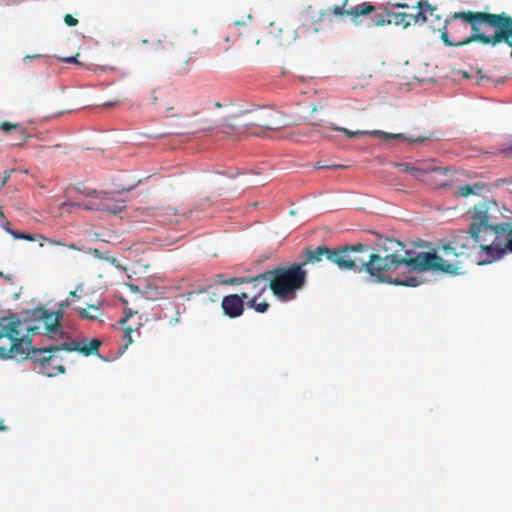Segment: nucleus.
<instances>
[{"label": "nucleus", "mask_w": 512, "mask_h": 512, "mask_svg": "<svg viewBox=\"0 0 512 512\" xmlns=\"http://www.w3.org/2000/svg\"><path fill=\"white\" fill-rule=\"evenodd\" d=\"M369 250L366 244L344 245L336 248H329L321 245L315 248L306 247L303 251L306 264H314L322 261L323 258L335 264L340 270H358L367 272L376 282H385L394 285L416 287L422 283V278L411 275V273L425 271H440L447 274H456L458 266L444 260L435 252H419L415 256H408L394 250L391 254L380 256L372 253L368 259L357 254Z\"/></svg>", "instance_id": "f257e3e1"}, {"label": "nucleus", "mask_w": 512, "mask_h": 512, "mask_svg": "<svg viewBox=\"0 0 512 512\" xmlns=\"http://www.w3.org/2000/svg\"><path fill=\"white\" fill-rule=\"evenodd\" d=\"M499 207L495 202L485 201L474 206L472 222L467 231L458 230L453 233L441 250L445 256H473L479 265L491 264L499 259V250L494 245L497 239L493 232L494 220H498Z\"/></svg>", "instance_id": "f03ea898"}, {"label": "nucleus", "mask_w": 512, "mask_h": 512, "mask_svg": "<svg viewBox=\"0 0 512 512\" xmlns=\"http://www.w3.org/2000/svg\"><path fill=\"white\" fill-rule=\"evenodd\" d=\"M495 14L487 11H460L445 20L440 30L446 46L460 47L472 42L490 45Z\"/></svg>", "instance_id": "7ed1b4c3"}, {"label": "nucleus", "mask_w": 512, "mask_h": 512, "mask_svg": "<svg viewBox=\"0 0 512 512\" xmlns=\"http://www.w3.org/2000/svg\"><path fill=\"white\" fill-rule=\"evenodd\" d=\"M22 323L16 315L0 317V359L25 360L30 341L22 336Z\"/></svg>", "instance_id": "20e7f679"}, {"label": "nucleus", "mask_w": 512, "mask_h": 512, "mask_svg": "<svg viewBox=\"0 0 512 512\" xmlns=\"http://www.w3.org/2000/svg\"><path fill=\"white\" fill-rule=\"evenodd\" d=\"M270 289L281 300H292L296 291L300 290L306 282L307 272L300 264H292L289 267H279L270 271Z\"/></svg>", "instance_id": "39448f33"}, {"label": "nucleus", "mask_w": 512, "mask_h": 512, "mask_svg": "<svg viewBox=\"0 0 512 512\" xmlns=\"http://www.w3.org/2000/svg\"><path fill=\"white\" fill-rule=\"evenodd\" d=\"M102 342L99 339H91L88 344L81 345L78 341L64 342L60 345H51L46 348H41L34 352V358L41 361L43 364H49L53 360L52 352H59L61 350L71 352L79 351L85 356L97 354Z\"/></svg>", "instance_id": "423d86ee"}, {"label": "nucleus", "mask_w": 512, "mask_h": 512, "mask_svg": "<svg viewBox=\"0 0 512 512\" xmlns=\"http://www.w3.org/2000/svg\"><path fill=\"white\" fill-rule=\"evenodd\" d=\"M455 171L450 167H440L436 165L434 159H426L425 172L422 174L421 181L429 186L440 189L453 186Z\"/></svg>", "instance_id": "0eeeda50"}, {"label": "nucleus", "mask_w": 512, "mask_h": 512, "mask_svg": "<svg viewBox=\"0 0 512 512\" xmlns=\"http://www.w3.org/2000/svg\"><path fill=\"white\" fill-rule=\"evenodd\" d=\"M271 273H261L255 277H248V286L243 293H249L248 307L254 309L258 313H265L269 308L266 301L257 302L258 298L270 288L269 275Z\"/></svg>", "instance_id": "6e6552de"}, {"label": "nucleus", "mask_w": 512, "mask_h": 512, "mask_svg": "<svg viewBox=\"0 0 512 512\" xmlns=\"http://www.w3.org/2000/svg\"><path fill=\"white\" fill-rule=\"evenodd\" d=\"M506 44L512 57V16L506 12L496 13L492 32L491 46Z\"/></svg>", "instance_id": "1a4fd4ad"}, {"label": "nucleus", "mask_w": 512, "mask_h": 512, "mask_svg": "<svg viewBox=\"0 0 512 512\" xmlns=\"http://www.w3.org/2000/svg\"><path fill=\"white\" fill-rule=\"evenodd\" d=\"M349 0H343L341 5H335L331 8V12L336 17L348 16L350 20L358 25L361 23V16L368 15L376 10L370 2H363L353 8H347Z\"/></svg>", "instance_id": "9d476101"}, {"label": "nucleus", "mask_w": 512, "mask_h": 512, "mask_svg": "<svg viewBox=\"0 0 512 512\" xmlns=\"http://www.w3.org/2000/svg\"><path fill=\"white\" fill-rule=\"evenodd\" d=\"M493 232L497 236L494 245L499 250V258L506 252L512 253V223H498V220H494Z\"/></svg>", "instance_id": "9b49d317"}, {"label": "nucleus", "mask_w": 512, "mask_h": 512, "mask_svg": "<svg viewBox=\"0 0 512 512\" xmlns=\"http://www.w3.org/2000/svg\"><path fill=\"white\" fill-rule=\"evenodd\" d=\"M253 124L266 130L279 129V112L272 108H259L255 111Z\"/></svg>", "instance_id": "f8f14e48"}, {"label": "nucleus", "mask_w": 512, "mask_h": 512, "mask_svg": "<svg viewBox=\"0 0 512 512\" xmlns=\"http://www.w3.org/2000/svg\"><path fill=\"white\" fill-rule=\"evenodd\" d=\"M249 298V293L231 294L224 296L221 307L226 316L236 318L244 312V300Z\"/></svg>", "instance_id": "ddd939ff"}, {"label": "nucleus", "mask_w": 512, "mask_h": 512, "mask_svg": "<svg viewBox=\"0 0 512 512\" xmlns=\"http://www.w3.org/2000/svg\"><path fill=\"white\" fill-rule=\"evenodd\" d=\"M38 317L44 322L45 330L47 334L53 338L58 333L63 334L60 321L63 318V313L61 311H55L50 313L48 310L44 308H39L37 310Z\"/></svg>", "instance_id": "4468645a"}, {"label": "nucleus", "mask_w": 512, "mask_h": 512, "mask_svg": "<svg viewBox=\"0 0 512 512\" xmlns=\"http://www.w3.org/2000/svg\"><path fill=\"white\" fill-rule=\"evenodd\" d=\"M324 20V14L315 11H305L301 13L300 21L301 25L299 29L303 34H314L321 30L322 23Z\"/></svg>", "instance_id": "2eb2a0df"}, {"label": "nucleus", "mask_w": 512, "mask_h": 512, "mask_svg": "<svg viewBox=\"0 0 512 512\" xmlns=\"http://www.w3.org/2000/svg\"><path fill=\"white\" fill-rule=\"evenodd\" d=\"M387 16L392 17L395 25H401L403 28H407L410 25L423 24V20L425 19L424 11H417L416 13L388 11Z\"/></svg>", "instance_id": "dca6fc26"}, {"label": "nucleus", "mask_w": 512, "mask_h": 512, "mask_svg": "<svg viewBox=\"0 0 512 512\" xmlns=\"http://www.w3.org/2000/svg\"><path fill=\"white\" fill-rule=\"evenodd\" d=\"M22 336L26 339H29V341L31 342V339L29 337H26L22 334ZM37 349L33 348L32 345L30 344V350H29V355L25 358H29L31 357L32 359H34L35 361L39 362L42 366H43V369L46 371L47 375L48 376H55L57 375L58 373H64L65 371V367L61 364H58L56 363L57 362V356L55 355L56 352H52L51 355H53V360H51L49 362V364H43L41 361L37 360L34 358V352L36 351Z\"/></svg>", "instance_id": "f3484780"}, {"label": "nucleus", "mask_w": 512, "mask_h": 512, "mask_svg": "<svg viewBox=\"0 0 512 512\" xmlns=\"http://www.w3.org/2000/svg\"><path fill=\"white\" fill-rule=\"evenodd\" d=\"M190 57L184 51L174 53L169 58V66L174 73L182 74L188 70Z\"/></svg>", "instance_id": "a211bd4d"}, {"label": "nucleus", "mask_w": 512, "mask_h": 512, "mask_svg": "<svg viewBox=\"0 0 512 512\" xmlns=\"http://www.w3.org/2000/svg\"><path fill=\"white\" fill-rule=\"evenodd\" d=\"M426 160H418L414 163H396L395 166L401 171L410 174L414 179L421 181L425 172Z\"/></svg>", "instance_id": "6ab92c4d"}, {"label": "nucleus", "mask_w": 512, "mask_h": 512, "mask_svg": "<svg viewBox=\"0 0 512 512\" xmlns=\"http://www.w3.org/2000/svg\"><path fill=\"white\" fill-rule=\"evenodd\" d=\"M0 130H2L5 134H9L12 130H15L19 135V142L17 143L19 146H23V144L27 142V140L31 137L27 131V128L21 123H10L5 121L0 123Z\"/></svg>", "instance_id": "aec40b11"}, {"label": "nucleus", "mask_w": 512, "mask_h": 512, "mask_svg": "<svg viewBox=\"0 0 512 512\" xmlns=\"http://www.w3.org/2000/svg\"><path fill=\"white\" fill-rule=\"evenodd\" d=\"M102 194H103V197L101 198L102 203L100 204L99 209L107 211L108 213H111L114 215L120 213L122 210L125 209V204H124L123 200L112 199V198L108 197L107 193H102Z\"/></svg>", "instance_id": "412c9836"}, {"label": "nucleus", "mask_w": 512, "mask_h": 512, "mask_svg": "<svg viewBox=\"0 0 512 512\" xmlns=\"http://www.w3.org/2000/svg\"><path fill=\"white\" fill-rule=\"evenodd\" d=\"M415 8L418 9V12L424 11L425 19L423 20V23L427 22L432 25L435 20L440 18L436 13L437 8L432 6L427 0H420Z\"/></svg>", "instance_id": "4be33fe9"}, {"label": "nucleus", "mask_w": 512, "mask_h": 512, "mask_svg": "<svg viewBox=\"0 0 512 512\" xmlns=\"http://www.w3.org/2000/svg\"><path fill=\"white\" fill-rule=\"evenodd\" d=\"M169 92L166 89H155L152 91V103L155 106L163 108L165 111H171L174 107L171 105V101L166 100Z\"/></svg>", "instance_id": "5701e85b"}, {"label": "nucleus", "mask_w": 512, "mask_h": 512, "mask_svg": "<svg viewBox=\"0 0 512 512\" xmlns=\"http://www.w3.org/2000/svg\"><path fill=\"white\" fill-rule=\"evenodd\" d=\"M375 135L380 136L382 139H404L409 143H422L425 140L429 139L427 136H418V137H412V136H405L402 133L399 134H390L382 131H374Z\"/></svg>", "instance_id": "b1692460"}, {"label": "nucleus", "mask_w": 512, "mask_h": 512, "mask_svg": "<svg viewBox=\"0 0 512 512\" xmlns=\"http://www.w3.org/2000/svg\"><path fill=\"white\" fill-rule=\"evenodd\" d=\"M485 184L483 183H476L474 185L466 184L457 189L455 192V195L461 196V197H468L471 195H477L480 194L485 189Z\"/></svg>", "instance_id": "393cba45"}, {"label": "nucleus", "mask_w": 512, "mask_h": 512, "mask_svg": "<svg viewBox=\"0 0 512 512\" xmlns=\"http://www.w3.org/2000/svg\"><path fill=\"white\" fill-rule=\"evenodd\" d=\"M77 312L82 319L86 320H97L102 316V312L99 306L88 305L87 308H78Z\"/></svg>", "instance_id": "a878e982"}, {"label": "nucleus", "mask_w": 512, "mask_h": 512, "mask_svg": "<svg viewBox=\"0 0 512 512\" xmlns=\"http://www.w3.org/2000/svg\"><path fill=\"white\" fill-rule=\"evenodd\" d=\"M140 327L141 324L133 327L132 325H126L123 330V340L125 341L124 349L134 342L133 334H136L137 337L140 336Z\"/></svg>", "instance_id": "bb28decb"}, {"label": "nucleus", "mask_w": 512, "mask_h": 512, "mask_svg": "<svg viewBox=\"0 0 512 512\" xmlns=\"http://www.w3.org/2000/svg\"><path fill=\"white\" fill-rule=\"evenodd\" d=\"M86 252L91 253L95 258L105 260L107 262H110L111 264L115 265L116 267H120L119 262L116 258L109 256L108 252H102L99 249L96 248H89Z\"/></svg>", "instance_id": "cd10ccee"}, {"label": "nucleus", "mask_w": 512, "mask_h": 512, "mask_svg": "<svg viewBox=\"0 0 512 512\" xmlns=\"http://www.w3.org/2000/svg\"><path fill=\"white\" fill-rule=\"evenodd\" d=\"M8 233L14 238V239H21V240H27V241H35L36 240V234H30L25 233L21 231L16 230H8Z\"/></svg>", "instance_id": "c85d7f7f"}, {"label": "nucleus", "mask_w": 512, "mask_h": 512, "mask_svg": "<svg viewBox=\"0 0 512 512\" xmlns=\"http://www.w3.org/2000/svg\"><path fill=\"white\" fill-rule=\"evenodd\" d=\"M235 119L236 115L230 116L229 119H226L223 122H221L219 124V127L225 128L224 132L230 134L231 132L229 130L233 131L235 128V124L233 123Z\"/></svg>", "instance_id": "c756f323"}, {"label": "nucleus", "mask_w": 512, "mask_h": 512, "mask_svg": "<svg viewBox=\"0 0 512 512\" xmlns=\"http://www.w3.org/2000/svg\"><path fill=\"white\" fill-rule=\"evenodd\" d=\"M373 21L375 22V24L377 26H384L386 24L393 23L392 17L387 16V14L386 15L378 14L376 17L373 18Z\"/></svg>", "instance_id": "7c9ffc66"}, {"label": "nucleus", "mask_w": 512, "mask_h": 512, "mask_svg": "<svg viewBox=\"0 0 512 512\" xmlns=\"http://www.w3.org/2000/svg\"><path fill=\"white\" fill-rule=\"evenodd\" d=\"M167 217L165 218V221L169 224L178 223L176 210L168 208L166 211Z\"/></svg>", "instance_id": "2f4dec72"}, {"label": "nucleus", "mask_w": 512, "mask_h": 512, "mask_svg": "<svg viewBox=\"0 0 512 512\" xmlns=\"http://www.w3.org/2000/svg\"><path fill=\"white\" fill-rule=\"evenodd\" d=\"M322 168H328V169H344V168H347L346 165H341V164H322L321 162H318L316 165H315V169H322Z\"/></svg>", "instance_id": "473e14b6"}, {"label": "nucleus", "mask_w": 512, "mask_h": 512, "mask_svg": "<svg viewBox=\"0 0 512 512\" xmlns=\"http://www.w3.org/2000/svg\"><path fill=\"white\" fill-rule=\"evenodd\" d=\"M227 285H241V284H245V283H248V277H234V278H230L228 279L227 281Z\"/></svg>", "instance_id": "72a5a7b5"}, {"label": "nucleus", "mask_w": 512, "mask_h": 512, "mask_svg": "<svg viewBox=\"0 0 512 512\" xmlns=\"http://www.w3.org/2000/svg\"><path fill=\"white\" fill-rule=\"evenodd\" d=\"M331 129L333 130H339V131H342L344 132L348 137L352 138L354 136H358V135H364L366 134V132H362V131H355V132H352V131H349L348 129L346 128H336V127H331Z\"/></svg>", "instance_id": "f704fd0d"}, {"label": "nucleus", "mask_w": 512, "mask_h": 512, "mask_svg": "<svg viewBox=\"0 0 512 512\" xmlns=\"http://www.w3.org/2000/svg\"><path fill=\"white\" fill-rule=\"evenodd\" d=\"M64 22L67 26H76L78 24V20L73 17L71 14H66L64 17Z\"/></svg>", "instance_id": "c9c22d12"}, {"label": "nucleus", "mask_w": 512, "mask_h": 512, "mask_svg": "<svg viewBox=\"0 0 512 512\" xmlns=\"http://www.w3.org/2000/svg\"><path fill=\"white\" fill-rule=\"evenodd\" d=\"M214 281L215 283L217 284H222V285H227V281L228 279L225 278V275L224 274H217L215 277H214Z\"/></svg>", "instance_id": "e433bc0d"}, {"label": "nucleus", "mask_w": 512, "mask_h": 512, "mask_svg": "<svg viewBox=\"0 0 512 512\" xmlns=\"http://www.w3.org/2000/svg\"><path fill=\"white\" fill-rule=\"evenodd\" d=\"M388 243H389V248L390 249H395L396 247H400L401 249L404 248V245L402 244V242H400V241H398L396 239H390L388 241Z\"/></svg>", "instance_id": "4c0bfd02"}, {"label": "nucleus", "mask_w": 512, "mask_h": 512, "mask_svg": "<svg viewBox=\"0 0 512 512\" xmlns=\"http://www.w3.org/2000/svg\"><path fill=\"white\" fill-rule=\"evenodd\" d=\"M70 306V301L69 299H66L65 301H62L60 304H59V308L57 311H61L63 314H64V310Z\"/></svg>", "instance_id": "58836bf2"}, {"label": "nucleus", "mask_w": 512, "mask_h": 512, "mask_svg": "<svg viewBox=\"0 0 512 512\" xmlns=\"http://www.w3.org/2000/svg\"><path fill=\"white\" fill-rule=\"evenodd\" d=\"M69 249H72V250H78V251H83V252H86L87 250L83 249V248H80L78 247L75 243H70V244H67L66 245Z\"/></svg>", "instance_id": "ea45409f"}, {"label": "nucleus", "mask_w": 512, "mask_h": 512, "mask_svg": "<svg viewBox=\"0 0 512 512\" xmlns=\"http://www.w3.org/2000/svg\"><path fill=\"white\" fill-rule=\"evenodd\" d=\"M78 290H82V286H77V288L74 290V291H71L69 293V296L70 297H76V298H79L78 294H77V291Z\"/></svg>", "instance_id": "a19ab883"}, {"label": "nucleus", "mask_w": 512, "mask_h": 512, "mask_svg": "<svg viewBox=\"0 0 512 512\" xmlns=\"http://www.w3.org/2000/svg\"><path fill=\"white\" fill-rule=\"evenodd\" d=\"M48 242L52 245L64 246L65 244L60 240L48 239Z\"/></svg>", "instance_id": "79ce46f5"}, {"label": "nucleus", "mask_w": 512, "mask_h": 512, "mask_svg": "<svg viewBox=\"0 0 512 512\" xmlns=\"http://www.w3.org/2000/svg\"><path fill=\"white\" fill-rule=\"evenodd\" d=\"M503 153H504L507 157H512V145H511L509 148L505 149V150L503 151Z\"/></svg>", "instance_id": "37998d69"}, {"label": "nucleus", "mask_w": 512, "mask_h": 512, "mask_svg": "<svg viewBox=\"0 0 512 512\" xmlns=\"http://www.w3.org/2000/svg\"><path fill=\"white\" fill-rule=\"evenodd\" d=\"M238 26H242V27H245V24L242 23V22H239V21H236L234 22L233 26L230 27V29L234 30L235 28H237Z\"/></svg>", "instance_id": "c03bdc74"}, {"label": "nucleus", "mask_w": 512, "mask_h": 512, "mask_svg": "<svg viewBox=\"0 0 512 512\" xmlns=\"http://www.w3.org/2000/svg\"><path fill=\"white\" fill-rule=\"evenodd\" d=\"M116 103H118V100L114 101V102H106L103 104L104 107H113Z\"/></svg>", "instance_id": "a18cd8bd"}, {"label": "nucleus", "mask_w": 512, "mask_h": 512, "mask_svg": "<svg viewBox=\"0 0 512 512\" xmlns=\"http://www.w3.org/2000/svg\"><path fill=\"white\" fill-rule=\"evenodd\" d=\"M394 7L396 8H408V5L405 3H395Z\"/></svg>", "instance_id": "49530a36"}, {"label": "nucleus", "mask_w": 512, "mask_h": 512, "mask_svg": "<svg viewBox=\"0 0 512 512\" xmlns=\"http://www.w3.org/2000/svg\"><path fill=\"white\" fill-rule=\"evenodd\" d=\"M87 196H95L98 197L99 193L96 190L90 191L86 194Z\"/></svg>", "instance_id": "de8ad7c7"}, {"label": "nucleus", "mask_w": 512, "mask_h": 512, "mask_svg": "<svg viewBox=\"0 0 512 512\" xmlns=\"http://www.w3.org/2000/svg\"><path fill=\"white\" fill-rule=\"evenodd\" d=\"M4 230L8 233V230H12L10 228V222L6 221L5 225L3 226Z\"/></svg>", "instance_id": "09e8293b"}, {"label": "nucleus", "mask_w": 512, "mask_h": 512, "mask_svg": "<svg viewBox=\"0 0 512 512\" xmlns=\"http://www.w3.org/2000/svg\"><path fill=\"white\" fill-rule=\"evenodd\" d=\"M312 128H313V131L320 132L319 128H321V126L319 124H313Z\"/></svg>", "instance_id": "8fccbe9b"}, {"label": "nucleus", "mask_w": 512, "mask_h": 512, "mask_svg": "<svg viewBox=\"0 0 512 512\" xmlns=\"http://www.w3.org/2000/svg\"><path fill=\"white\" fill-rule=\"evenodd\" d=\"M65 61H66V62H69V63H71V62H77L76 57H69V58H66V60H65Z\"/></svg>", "instance_id": "3c124183"}, {"label": "nucleus", "mask_w": 512, "mask_h": 512, "mask_svg": "<svg viewBox=\"0 0 512 512\" xmlns=\"http://www.w3.org/2000/svg\"><path fill=\"white\" fill-rule=\"evenodd\" d=\"M483 79H484V76H483V75H481V76H480V78H479V80L477 81V83H478V84H481V83H482V81H483Z\"/></svg>", "instance_id": "603ef678"}, {"label": "nucleus", "mask_w": 512, "mask_h": 512, "mask_svg": "<svg viewBox=\"0 0 512 512\" xmlns=\"http://www.w3.org/2000/svg\"><path fill=\"white\" fill-rule=\"evenodd\" d=\"M215 107L220 108V107H222V104L220 102H216Z\"/></svg>", "instance_id": "864d4df0"}, {"label": "nucleus", "mask_w": 512, "mask_h": 512, "mask_svg": "<svg viewBox=\"0 0 512 512\" xmlns=\"http://www.w3.org/2000/svg\"><path fill=\"white\" fill-rule=\"evenodd\" d=\"M8 177H9V174H6V175H5V178H4V180H3V184H5V182H6V180H7V178H8Z\"/></svg>", "instance_id": "5fc2aeb1"}, {"label": "nucleus", "mask_w": 512, "mask_h": 512, "mask_svg": "<svg viewBox=\"0 0 512 512\" xmlns=\"http://www.w3.org/2000/svg\"><path fill=\"white\" fill-rule=\"evenodd\" d=\"M8 177H9V174H6V175H5V178H4V180H3V184H5V182H6V180H7V178H8Z\"/></svg>", "instance_id": "6e6d98bb"}, {"label": "nucleus", "mask_w": 512, "mask_h": 512, "mask_svg": "<svg viewBox=\"0 0 512 512\" xmlns=\"http://www.w3.org/2000/svg\"><path fill=\"white\" fill-rule=\"evenodd\" d=\"M127 321H128L127 319H122V320L120 321V323L124 325Z\"/></svg>", "instance_id": "4d7b16f0"}, {"label": "nucleus", "mask_w": 512, "mask_h": 512, "mask_svg": "<svg viewBox=\"0 0 512 512\" xmlns=\"http://www.w3.org/2000/svg\"><path fill=\"white\" fill-rule=\"evenodd\" d=\"M5 430V427L2 425V423L0 422V431H3Z\"/></svg>", "instance_id": "13d9d810"}, {"label": "nucleus", "mask_w": 512, "mask_h": 512, "mask_svg": "<svg viewBox=\"0 0 512 512\" xmlns=\"http://www.w3.org/2000/svg\"><path fill=\"white\" fill-rule=\"evenodd\" d=\"M230 40H231V36H230V35H228V36L226 37V41H227V42H229Z\"/></svg>", "instance_id": "bf43d9fd"}, {"label": "nucleus", "mask_w": 512, "mask_h": 512, "mask_svg": "<svg viewBox=\"0 0 512 512\" xmlns=\"http://www.w3.org/2000/svg\"><path fill=\"white\" fill-rule=\"evenodd\" d=\"M0 276H3V273H2V272H0Z\"/></svg>", "instance_id": "052dcab7"}]
</instances>
